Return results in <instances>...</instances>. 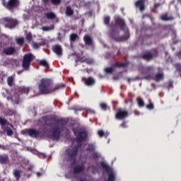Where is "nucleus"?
Returning <instances> with one entry per match:
<instances>
[{"instance_id":"obj_7","label":"nucleus","mask_w":181,"mask_h":181,"mask_svg":"<svg viewBox=\"0 0 181 181\" xmlns=\"http://www.w3.org/2000/svg\"><path fill=\"white\" fill-rule=\"evenodd\" d=\"M97 148V146H95V144H91V159L92 160H95L96 165L98 164V159L101 158V154L96 151L95 149Z\"/></svg>"},{"instance_id":"obj_1","label":"nucleus","mask_w":181,"mask_h":181,"mask_svg":"<svg viewBox=\"0 0 181 181\" xmlns=\"http://www.w3.org/2000/svg\"><path fill=\"white\" fill-rule=\"evenodd\" d=\"M63 87H64V84L62 83L53 88L50 80L42 78L41 79V83L39 86L40 94H49V93L60 90V88H63Z\"/></svg>"},{"instance_id":"obj_52","label":"nucleus","mask_w":181,"mask_h":181,"mask_svg":"<svg viewBox=\"0 0 181 181\" xmlns=\"http://www.w3.org/2000/svg\"><path fill=\"white\" fill-rule=\"evenodd\" d=\"M74 110H75V111H83V108L79 107H74Z\"/></svg>"},{"instance_id":"obj_38","label":"nucleus","mask_w":181,"mask_h":181,"mask_svg":"<svg viewBox=\"0 0 181 181\" xmlns=\"http://www.w3.org/2000/svg\"><path fill=\"white\" fill-rule=\"evenodd\" d=\"M78 37L77 34L73 33L70 35V40L71 42H76V39Z\"/></svg>"},{"instance_id":"obj_57","label":"nucleus","mask_w":181,"mask_h":181,"mask_svg":"<svg viewBox=\"0 0 181 181\" xmlns=\"http://www.w3.org/2000/svg\"><path fill=\"white\" fill-rule=\"evenodd\" d=\"M66 177H68L69 179H73V177L71 175H66Z\"/></svg>"},{"instance_id":"obj_35","label":"nucleus","mask_w":181,"mask_h":181,"mask_svg":"<svg viewBox=\"0 0 181 181\" xmlns=\"http://www.w3.org/2000/svg\"><path fill=\"white\" fill-rule=\"evenodd\" d=\"M46 16L47 19H54V18H56V15L52 12L47 13Z\"/></svg>"},{"instance_id":"obj_42","label":"nucleus","mask_w":181,"mask_h":181,"mask_svg":"<svg viewBox=\"0 0 181 181\" xmlns=\"http://www.w3.org/2000/svg\"><path fill=\"white\" fill-rule=\"evenodd\" d=\"M16 42L17 45H23V42H25V38L21 37V38H17L16 40Z\"/></svg>"},{"instance_id":"obj_45","label":"nucleus","mask_w":181,"mask_h":181,"mask_svg":"<svg viewBox=\"0 0 181 181\" xmlns=\"http://www.w3.org/2000/svg\"><path fill=\"white\" fill-rule=\"evenodd\" d=\"M0 124L1 125H6V119L0 117Z\"/></svg>"},{"instance_id":"obj_8","label":"nucleus","mask_w":181,"mask_h":181,"mask_svg":"<svg viewBox=\"0 0 181 181\" xmlns=\"http://www.w3.org/2000/svg\"><path fill=\"white\" fill-rule=\"evenodd\" d=\"M128 117V111L125 109L118 108L116 110L115 118L116 119H125Z\"/></svg>"},{"instance_id":"obj_58","label":"nucleus","mask_w":181,"mask_h":181,"mask_svg":"<svg viewBox=\"0 0 181 181\" xmlns=\"http://www.w3.org/2000/svg\"><path fill=\"white\" fill-rule=\"evenodd\" d=\"M95 83V81H94L93 78H91V86H93V84Z\"/></svg>"},{"instance_id":"obj_33","label":"nucleus","mask_w":181,"mask_h":181,"mask_svg":"<svg viewBox=\"0 0 181 181\" xmlns=\"http://www.w3.org/2000/svg\"><path fill=\"white\" fill-rule=\"evenodd\" d=\"M137 103L139 107H145V102H144V100L141 98H137Z\"/></svg>"},{"instance_id":"obj_5","label":"nucleus","mask_w":181,"mask_h":181,"mask_svg":"<svg viewBox=\"0 0 181 181\" xmlns=\"http://www.w3.org/2000/svg\"><path fill=\"white\" fill-rule=\"evenodd\" d=\"M100 166L108 174V179L105 181H115V174H114V172H112V170L111 168H110V165H108V164H107L105 162L102 161L100 162Z\"/></svg>"},{"instance_id":"obj_16","label":"nucleus","mask_w":181,"mask_h":181,"mask_svg":"<svg viewBox=\"0 0 181 181\" xmlns=\"http://www.w3.org/2000/svg\"><path fill=\"white\" fill-rule=\"evenodd\" d=\"M135 6L139 9L140 12H144L145 11V0H138L135 3Z\"/></svg>"},{"instance_id":"obj_17","label":"nucleus","mask_w":181,"mask_h":181,"mask_svg":"<svg viewBox=\"0 0 181 181\" xmlns=\"http://www.w3.org/2000/svg\"><path fill=\"white\" fill-rule=\"evenodd\" d=\"M2 53H4V54H6V56H11L13 53H15V48H13V47L4 48L2 50Z\"/></svg>"},{"instance_id":"obj_56","label":"nucleus","mask_w":181,"mask_h":181,"mask_svg":"<svg viewBox=\"0 0 181 181\" xmlns=\"http://www.w3.org/2000/svg\"><path fill=\"white\" fill-rule=\"evenodd\" d=\"M177 56L179 57V59H181V50L178 52Z\"/></svg>"},{"instance_id":"obj_59","label":"nucleus","mask_w":181,"mask_h":181,"mask_svg":"<svg viewBox=\"0 0 181 181\" xmlns=\"http://www.w3.org/2000/svg\"><path fill=\"white\" fill-rule=\"evenodd\" d=\"M1 149L6 150V149H8V146H3L2 148H1Z\"/></svg>"},{"instance_id":"obj_22","label":"nucleus","mask_w":181,"mask_h":181,"mask_svg":"<svg viewBox=\"0 0 181 181\" xmlns=\"http://www.w3.org/2000/svg\"><path fill=\"white\" fill-rule=\"evenodd\" d=\"M100 107L103 111H108L111 110V107L105 103H101Z\"/></svg>"},{"instance_id":"obj_31","label":"nucleus","mask_w":181,"mask_h":181,"mask_svg":"<svg viewBox=\"0 0 181 181\" xmlns=\"http://www.w3.org/2000/svg\"><path fill=\"white\" fill-rule=\"evenodd\" d=\"M112 67H118L121 69V67H127V63H115L112 65Z\"/></svg>"},{"instance_id":"obj_24","label":"nucleus","mask_w":181,"mask_h":181,"mask_svg":"<svg viewBox=\"0 0 181 181\" xmlns=\"http://www.w3.org/2000/svg\"><path fill=\"white\" fill-rule=\"evenodd\" d=\"M82 81L84 83L85 86H91V77L83 78Z\"/></svg>"},{"instance_id":"obj_25","label":"nucleus","mask_w":181,"mask_h":181,"mask_svg":"<svg viewBox=\"0 0 181 181\" xmlns=\"http://www.w3.org/2000/svg\"><path fill=\"white\" fill-rule=\"evenodd\" d=\"M11 100H12L13 104H19V94L13 95L11 97Z\"/></svg>"},{"instance_id":"obj_40","label":"nucleus","mask_w":181,"mask_h":181,"mask_svg":"<svg viewBox=\"0 0 181 181\" xmlns=\"http://www.w3.org/2000/svg\"><path fill=\"white\" fill-rule=\"evenodd\" d=\"M25 165H28V170H32V169H33V168H35V165H33V164H29V160H25Z\"/></svg>"},{"instance_id":"obj_41","label":"nucleus","mask_w":181,"mask_h":181,"mask_svg":"<svg viewBox=\"0 0 181 181\" xmlns=\"http://www.w3.org/2000/svg\"><path fill=\"white\" fill-rule=\"evenodd\" d=\"M6 132L8 136H12V135H13V131L9 127L6 128Z\"/></svg>"},{"instance_id":"obj_63","label":"nucleus","mask_w":181,"mask_h":181,"mask_svg":"<svg viewBox=\"0 0 181 181\" xmlns=\"http://www.w3.org/2000/svg\"><path fill=\"white\" fill-rule=\"evenodd\" d=\"M91 113L94 114L95 113L94 110H91Z\"/></svg>"},{"instance_id":"obj_44","label":"nucleus","mask_w":181,"mask_h":181,"mask_svg":"<svg viewBox=\"0 0 181 181\" xmlns=\"http://www.w3.org/2000/svg\"><path fill=\"white\" fill-rule=\"evenodd\" d=\"M40 46H42L41 43H37V42H33V49H39Z\"/></svg>"},{"instance_id":"obj_3","label":"nucleus","mask_w":181,"mask_h":181,"mask_svg":"<svg viewBox=\"0 0 181 181\" xmlns=\"http://www.w3.org/2000/svg\"><path fill=\"white\" fill-rule=\"evenodd\" d=\"M110 36L116 42H126L129 39V32L127 31L124 35L119 36V30L116 27H111Z\"/></svg>"},{"instance_id":"obj_32","label":"nucleus","mask_w":181,"mask_h":181,"mask_svg":"<svg viewBox=\"0 0 181 181\" xmlns=\"http://www.w3.org/2000/svg\"><path fill=\"white\" fill-rule=\"evenodd\" d=\"M84 42L86 45H91V37L88 35H86L84 37Z\"/></svg>"},{"instance_id":"obj_14","label":"nucleus","mask_w":181,"mask_h":181,"mask_svg":"<svg viewBox=\"0 0 181 181\" xmlns=\"http://www.w3.org/2000/svg\"><path fill=\"white\" fill-rule=\"evenodd\" d=\"M115 23L116 25L119 26L121 30H126L127 29H128L127 28V24H125V21H124V19L121 18H117L115 20Z\"/></svg>"},{"instance_id":"obj_34","label":"nucleus","mask_w":181,"mask_h":181,"mask_svg":"<svg viewBox=\"0 0 181 181\" xmlns=\"http://www.w3.org/2000/svg\"><path fill=\"white\" fill-rule=\"evenodd\" d=\"M13 83V77L8 76L7 78V84H8V86H9L10 87H12Z\"/></svg>"},{"instance_id":"obj_11","label":"nucleus","mask_w":181,"mask_h":181,"mask_svg":"<svg viewBox=\"0 0 181 181\" xmlns=\"http://www.w3.org/2000/svg\"><path fill=\"white\" fill-rule=\"evenodd\" d=\"M74 135L76 136L77 142H81L87 138V133L86 132H77L76 129H73Z\"/></svg>"},{"instance_id":"obj_39","label":"nucleus","mask_w":181,"mask_h":181,"mask_svg":"<svg viewBox=\"0 0 181 181\" xmlns=\"http://www.w3.org/2000/svg\"><path fill=\"white\" fill-rule=\"evenodd\" d=\"M13 175L15 176V177H16V179H19V177H21V171L18 170H14Z\"/></svg>"},{"instance_id":"obj_61","label":"nucleus","mask_w":181,"mask_h":181,"mask_svg":"<svg viewBox=\"0 0 181 181\" xmlns=\"http://www.w3.org/2000/svg\"><path fill=\"white\" fill-rule=\"evenodd\" d=\"M112 78H113V80H118V76H114L112 77Z\"/></svg>"},{"instance_id":"obj_53","label":"nucleus","mask_w":181,"mask_h":181,"mask_svg":"<svg viewBox=\"0 0 181 181\" xmlns=\"http://www.w3.org/2000/svg\"><path fill=\"white\" fill-rule=\"evenodd\" d=\"M23 19H24V21H28V19H29V15H23Z\"/></svg>"},{"instance_id":"obj_62","label":"nucleus","mask_w":181,"mask_h":181,"mask_svg":"<svg viewBox=\"0 0 181 181\" xmlns=\"http://www.w3.org/2000/svg\"><path fill=\"white\" fill-rule=\"evenodd\" d=\"M86 71H87V73H90V71H91V70H90V69H86Z\"/></svg>"},{"instance_id":"obj_13","label":"nucleus","mask_w":181,"mask_h":181,"mask_svg":"<svg viewBox=\"0 0 181 181\" xmlns=\"http://www.w3.org/2000/svg\"><path fill=\"white\" fill-rule=\"evenodd\" d=\"M157 56H158V53L153 54L151 52H147V53L142 54L141 55V59H143V60H146V62H151V60H152L153 57H156Z\"/></svg>"},{"instance_id":"obj_27","label":"nucleus","mask_w":181,"mask_h":181,"mask_svg":"<svg viewBox=\"0 0 181 181\" xmlns=\"http://www.w3.org/2000/svg\"><path fill=\"white\" fill-rule=\"evenodd\" d=\"M103 22H104L105 25L108 26V25H110V22H111V17H110V16H104Z\"/></svg>"},{"instance_id":"obj_49","label":"nucleus","mask_w":181,"mask_h":181,"mask_svg":"<svg viewBox=\"0 0 181 181\" xmlns=\"http://www.w3.org/2000/svg\"><path fill=\"white\" fill-rule=\"evenodd\" d=\"M120 127L122 128H127V122H123L121 124H120Z\"/></svg>"},{"instance_id":"obj_2","label":"nucleus","mask_w":181,"mask_h":181,"mask_svg":"<svg viewBox=\"0 0 181 181\" xmlns=\"http://www.w3.org/2000/svg\"><path fill=\"white\" fill-rule=\"evenodd\" d=\"M64 125H66V121L63 119L57 120L52 124L50 136L54 141H57L60 138V134L64 131Z\"/></svg>"},{"instance_id":"obj_60","label":"nucleus","mask_w":181,"mask_h":181,"mask_svg":"<svg viewBox=\"0 0 181 181\" xmlns=\"http://www.w3.org/2000/svg\"><path fill=\"white\" fill-rule=\"evenodd\" d=\"M127 81L128 83H131V81H134V78H129Z\"/></svg>"},{"instance_id":"obj_23","label":"nucleus","mask_w":181,"mask_h":181,"mask_svg":"<svg viewBox=\"0 0 181 181\" xmlns=\"http://www.w3.org/2000/svg\"><path fill=\"white\" fill-rule=\"evenodd\" d=\"M98 134L99 135V136L100 138H103V136H105V138H108V135H110V133L105 132H104L103 130H99L98 132Z\"/></svg>"},{"instance_id":"obj_50","label":"nucleus","mask_w":181,"mask_h":181,"mask_svg":"<svg viewBox=\"0 0 181 181\" xmlns=\"http://www.w3.org/2000/svg\"><path fill=\"white\" fill-rule=\"evenodd\" d=\"M79 181H89V180H88V178H87V177H81L79 178Z\"/></svg>"},{"instance_id":"obj_64","label":"nucleus","mask_w":181,"mask_h":181,"mask_svg":"<svg viewBox=\"0 0 181 181\" xmlns=\"http://www.w3.org/2000/svg\"><path fill=\"white\" fill-rule=\"evenodd\" d=\"M2 146H3L0 144V148H1V149H2Z\"/></svg>"},{"instance_id":"obj_15","label":"nucleus","mask_w":181,"mask_h":181,"mask_svg":"<svg viewBox=\"0 0 181 181\" xmlns=\"http://www.w3.org/2000/svg\"><path fill=\"white\" fill-rule=\"evenodd\" d=\"M85 168L86 166L84 165V164L76 165L75 167H74L73 172L74 175H77L78 173H83L84 172Z\"/></svg>"},{"instance_id":"obj_4","label":"nucleus","mask_w":181,"mask_h":181,"mask_svg":"<svg viewBox=\"0 0 181 181\" xmlns=\"http://www.w3.org/2000/svg\"><path fill=\"white\" fill-rule=\"evenodd\" d=\"M78 151V146H75L74 148L69 147L66 151V162H74L76 159V156H77Z\"/></svg>"},{"instance_id":"obj_18","label":"nucleus","mask_w":181,"mask_h":181,"mask_svg":"<svg viewBox=\"0 0 181 181\" xmlns=\"http://www.w3.org/2000/svg\"><path fill=\"white\" fill-rule=\"evenodd\" d=\"M52 50H53L54 53L57 54V56H62V54L63 53V49H62V47L58 45H54L52 47Z\"/></svg>"},{"instance_id":"obj_20","label":"nucleus","mask_w":181,"mask_h":181,"mask_svg":"<svg viewBox=\"0 0 181 181\" xmlns=\"http://www.w3.org/2000/svg\"><path fill=\"white\" fill-rule=\"evenodd\" d=\"M29 90H30V88L21 86L18 89V91L20 94H28V93H29Z\"/></svg>"},{"instance_id":"obj_6","label":"nucleus","mask_w":181,"mask_h":181,"mask_svg":"<svg viewBox=\"0 0 181 181\" xmlns=\"http://www.w3.org/2000/svg\"><path fill=\"white\" fill-rule=\"evenodd\" d=\"M32 60H33V54L31 53L24 55L22 64L23 69H24V70H28V69H29Z\"/></svg>"},{"instance_id":"obj_54","label":"nucleus","mask_w":181,"mask_h":181,"mask_svg":"<svg viewBox=\"0 0 181 181\" xmlns=\"http://www.w3.org/2000/svg\"><path fill=\"white\" fill-rule=\"evenodd\" d=\"M45 173V172H42V173H36V175L37 176V177H40V176H42V175H43Z\"/></svg>"},{"instance_id":"obj_10","label":"nucleus","mask_w":181,"mask_h":181,"mask_svg":"<svg viewBox=\"0 0 181 181\" xmlns=\"http://www.w3.org/2000/svg\"><path fill=\"white\" fill-rule=\"evenodd\" d=\"M3 5L6 6L7 9H12V8L19 6V0H9L8 3H5V0H3Z\"/></svg>"},{"instance_id":"obj_47","label":"nucleus","mask_w":181,"mask_h":181,"mask_svg":"<svg viewBox=\"0 0 181 181\" xmlns=\"http://www.w3.org/2000/svg\"><path fill=\"white\" fill-rule=\"evenodd\" d=\"M175 69L177 71H180L181 73V64H175Z\"/></svg>"},{"instance_id":"obj_43","label":"nucleus","mask_w":181,"mask_h":181,"mask_svg":"<svg viewBox=\"0 0 181 181\" xmlns=\"http://www.w3.org/2000/svg\"><path fill=\"white\" fill-rule=\"evenodd\" d=\"M25 39L28 40V42H32V33H27L25 35Z\"/></svg>"},{"instance_id":"obj_29","label":"nucleus","mask_w":181,"mask_h":181,"mask_svg":"<svg viewBox=\"0 0 181 181\" xmlns=\"http://www.w3.org/2000/svg\"><path fill=\"white\" fill-rule=\"evenodd\" d=\"M151 71H153V67L145 66L143 68V73H151Z\"/></svg>"},{"instance_id":"obj_55","label":"nucleus","mask_w":181,"mask_h":181,"mask_svg":"<svg viewBox=\"0 0 181 181\" xmlns=\"http://www.w3.org/2000/svg\"><path fill=\"white\" fill-rule=\"evenodd\" d=\"M14 114H15V111L10 110L9 112L8 113V115H13Z\"/></svg>"},{"instance_id":"obj_30","label":"nucleus","mask_w":181,"mask_h":181,"mask_svg":"<svg viewBox=\"0 0 181 181\" xmlns=\"http://www.w3.org/2000/svg\"><path fill=\"white\" fill-rule=\"evenodd\" d=\"M73 13H74V11H73V9H71V7L67 6L66 10V15L67 16H71Z\"/></svg>"},{"instance_id":"obj_37","label":"nucleus","mask_w":181,"mask_h":181,"mask_svg":"<svg viewBox=\"0 0 181 181\" xmlns=\"http://www.w3.org/2000/svg\"><path fill=\"white\" fill-rule=\"evenodd\" d=\"M105 71L107 74H112L114 73V69L112 67H107L105 69Z\"/></svg>"},{"instance_id":"obj_36","label":"nucleus","mask_w":181,"mask_h":181,"mask_svg":"<svg viewBox=\"0 0 181 181\" xmlns=\"http://www.w3.org/2000/svg\"><path fill=\"white\" fill-rule=\"evenodd\" d=\"M40 64L45 67V69H49V64H47V62H46V60L40 61Z\"/></svg>"},{"instance_id":"obj_51","label":"nucleus","mask_w":181,"mask_h":181,"mask_svg":"<svg viewBox=\"0 0 181 181\" xmlns=\"http://www.w3.org/2000/svg\"><path fill=\"white\" fill-rule=\"evenodd\" d=\"M160 5H162L160 3H156L154 4L155 9H158V8H159V6H160Z\"/></svg>"},{"instance_id":"obj_9","label":"nucleus","mask_w":181,"mask_h":181,"mask_svg":"<svg viewBox=\"0 0 181 181\" xmlns=\"http://www.w3.org/2000/svg\"><path fill=\"white\" fill-rule=\"evenodd\" d=\"M4 21L6 28H8V29H13V28L18 25V21H16V20L12 19L9 17L4 18Z\"/></svg>"},{"instance_id":"obj_46","label":"nucleus","mask_w":181,"mask_h":181,"mask_svg":"<svg viewBox=\"0 0 181 181\" xmlns=\"http://www.w3.org/2000/svg\"><path fill=\"white\" fill-rule=\"evenodd\" d=\"M146 108H148V110H153L155 106L153 105V103H149L148 105H146Z\"/></svg>"},{"instance_id":"obj_48","label":"nucleus","mask_w":181,"mask_h":181,"mask_svg":"<svg viewBox=\"0 0 181 181\" xmlns=\"http://www.w3.org/2000/svg\"><path fill=\"white\" fill-rule=\"evenodd\" d=\"M51 2L53 5H59V4H60V0H51Z\"/></svg>"},{"instance_id":"obj_28","label":"nucleus","mask_w":181,"mask_h":181,"mask_svg":"<svg viewBox=\"0 0 181 181\" xmlns=\"http://www.w3.org/2000/svg\"><path fill=\"white\" fill-rule=\"evenodd\" d=\"M8 159V158L7 155L0 156V163H6Z\"/></svg>"},{"instance_id":"obj_21","label":"nucleus","mask_w":181,"mask_h":181,"mask_svg":"<svg viewBox=\"0 0 181 181\" xmlns=\"http://www.w3.org/2000/svg\"><path fill=\"white\" fill-rule=\"evenodd\" d=\"M160 19L162 21H174L175 20V17H173V16H169L168 17V13H166L165 14L161 15Z\"/></svg>"},{"instance_id":"obj_19","label":"nucleus","mask_w":181,"mask_h":181,"mask_svg":"<svg viewBox=\"0 0 181 181\" xmlns=\"http://www.w3.org/2000/svg\"><path fill=\"white\" fill-rule=\"evenodd\" d=\"M28 134L32 138H37L39 136V132L33 129H28Z\"/></svg>"},{"instance_id":"obj_12","label":"nucleus","mask_w":181,"mask_h":181,"mask_svg":"<svg viewBox=\"0 0 181 181\" xmlns=\"http://www.w3.org/2000/svg\"><path fill=\"white\" fill-rule=\"evenodd\" d=\"M145 78L146 80H154V81L158 82L163 80V73L156 74L154 76L153 75H147Z\"/></svg>"},{"instance_id":"obj_26","label":"nucleus","mask_w":181,"mask_h":181,"mask_svg":"<svg viewBox=\"0 0 181 181\" xmlns=\"http://www.w3.org/2000/svg\"><path fill=\"white\" fill-rule=\"evenodd\" d=\"M41 29L44 32H50V30H53V29H54V26L53 25L49 26H44Z\"/></svg>"}]
</instances>
